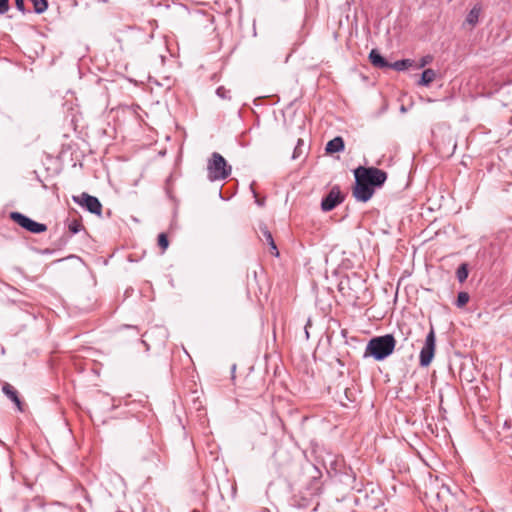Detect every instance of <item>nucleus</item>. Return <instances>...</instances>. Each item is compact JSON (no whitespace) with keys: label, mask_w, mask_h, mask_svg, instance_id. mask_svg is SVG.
Here are the masks:
<instances>
[{"label":"nucleus","mask_w":512,"mask_h":512,"mask_svg":"<svg viewBox=\"0 0 512 512\" xmlns=\"http://www.w3.org/2000/svg\"><path fill=\"white\" fill-rule=\"evenodd\" d=\"M395 346L396 340L392 334L373 337L367 343L364 358L372 357L376 361H382L393 353Z\"/></svg>","instance_id":"1"},{"label":"nucleus","mask_w":512,"mask_h":512,"mask_svg":"<svg viewBox=\"0 0 512 512\" xmlns=\"http://www.w3.org/2000/svg\"><path fill=\"white\" fill-rule=\"evenodd\" d=\"M232 168L224 157L218 152H213L207 163V177L210 181H219L228 178Z\"/></svg>","instance_id":"2"},{"label":"nucleus","mask_w":512,"mask_h":512,"mask_svg":"<svg viewBox=\"0 0 512 512\" xmlns=\"http://www.w3.org/2000/svg\"><path fill=\"white\" fill-rule=\"evenodd\" d=\"M354 174H358L363 181L374 189L381 187L387 180V173L376 167L359 166L354 170Z\"/></svg>","instance_id":"3"},{"label":"nucleus","mask_w":512,"mask_h":512,"mask_svg":"<svg viewBox=\"0 0 512 512\" xmlns=\"http://www.w3.org/2000/svg\"><path fill=\"white\" fill-rule=\"evenodd\" d=\"M435 343H436V337L434 329L431 328L429 333L426 336L424 346L422 347L420 351L419 361L420 366L427 367L430 365V363L433 360L434 354H435Z\"/></svg>","instance_id":"4"},{"label":"nucleus","mask_w":512,"mask_h":512,"mask_svg":"<svg viewBox=\"0 0 512 512\" xmlns=\"http://www.w3.org/2000/svg\"><path fill=\"white\" fill-rule=\"evenodd\" d=\"M10 218L31 233L39 234L47 230L45 224L38 223L20 212H12Z\"/></svg>","instance_id":"5"},{"label":"nucleus","mask_w":512,"mask_h":512,"mask_svg":"<svg viewBox=\"0 0 512 512\" xmlns=\"http://www.w3.org/2000/svg\"><path fill=\"white\" fill-rule=\"evenodd\" d=\"M354 177L355 186L353 188V196L358 201L367 202L372 198L375 189L363 181V179L358 174H354Z\"/></svg>","instance_id":"6"},{"label":"nucleus","mask_w":512,"mask_h":512,"mask_svg":"<svg viewBox=\"0 0 512 512\" xmlns=\"http://www.w3.org/2000/svg\"><path fill=\"white\" fill-rule=\"evenodd\" d=\"M73 200L79 205L84 206L90 213L101 214L102 204L98 198L83 192L80 196H74Z\"/></svg>","instance_id":"7"},{"label":"nucleus","mask_w":512,"mask_h":512,"mask_svg":"<svg viewBox=\"0 0 512 512\" xmlns=\"http://www.w3.org/2000/svg\"><path fill=\"white\" fill-rule=\"evenodd\" d=\"M343 196L338 188H332L330 192L322 199L321 208L323 211L328 212L333 210L338 204L343 201Z\"/></svg>","instance_id":"8"},{"label":"nucleus","mask_w":512,"mask_h":512,"mask_svg":"<svg viewBox=\"0 0 512 512\" xmlns=\"http://www.w3.org/2000/svg\"><path fill=\"white\" fill-rule=\"evenodd\" d=\"M369 60L376 68L385 69L390 67V63L379 53L377 49H372L370 51Z\"/></svg>","instance_id":"9"},{"label":"nucleus","mask_w":512,"mask_h":512,"mask_svg":"<svg viewBox=\"0 0 512 512\" xmlns=\"http://www.w3.org/2000/svg\"><path fill=\"white\" fill-rule=\"evenodd\" d=\"M260 232H261L262 237H263L261 239L263 241H266V243L270 246L271 254H273L276 257L279 256V251L277 249V246L275 244L273 236H272L271 232L269 231V229L267 228V226L266 225H261L260 226Z\"/></svg>","instance_id":"10"},{"label":"nucleus","mask_w":512,"mask_h":512,"mask_svg":"<svg viewBox=\"0 0 512 512\" xmlns=\"http://www.w3.org/2000/svg\"><path fill=\"white\" fill-rule=\"evenodd\" d=\"M344 147L345 146L342 137L337 136L326 144L325 149L327 153H337L343 151Z\"/></svg>","instance_id":"11"},{"label":"nucleus","mask_w":512,"mask_h":512,"mask_svg":"<svg viewBox=\"0 0 512 512\" xmlns=\"http://www.w3.org/2000/svg\"><path fill=\"white\" fill-rule=\"evenodd\" d=\"M2 390L5 395L17 405L18 409L22 411L21 401L18 397L17 391L10 384H5Z\"/></svg>","instance_id":"12"},{"label":"nucleus","mask_w":512,"mask_h":512,"mask_svg":"<svg viewBox=\"0 0 512 512\" xmlns=\"http://www.w3.org/2000/svg\"><path fill=\"white\" fill-rule=\"evenodd\" d=\"M481 13V6L475 5L466 16V23L471 25L472 27L478 23L479 16Z\"/></svg>","instance_id":"13"},{"label":"nucleus","mask_w":512,"mask_h":512,"mask_svg":"<svg viewBox=\"0 0 512 512\" xmlns=\"http://www.w3.org/2000/svg\"><path fill=\"white\" fill-rule=\"evenodd\" d=\"M436 77V73L433 69H426L422 72L421 78L418 81V85L428 86L430 85Z\"/></svg>","instance_id":"14"},{"label":"nucleus","mask_w":512,"mask_h":512,"mask_svg":"<svg viewBox=\"0 0 512 512\" xmlns=\"http://www.w3.org/2000/svg\"><path fill=\"white\" fill-rule=\"evenodd\" d=\"M413 65V60L411 59H402L395 61L394 63H390V67L396 71H403L407 69L408 67H411Z\"/></svg>","instance_id":"15"},{"label":"nucleus","mask_w":512,"mask_h":512,"mask_svg":"<svg viewBox=\"0 0 512 512\" xmlns=\"http://www.w3.org/2000/svg\"><path fill=\"white\" fill-rule=\"evenodd\" d=\"M468 273V265L466 263H462L456 271L458 281L463 283L467 279Z\"/></svg>","instance_id":"16"},{"label":"nucleus","mask_w":512,"mask_h":512,"mask_svg":"<svg viewBox=\"0 0 512 512\" xmlns=\"http://www.w3.org/2000/svg\"><path fill=\"white\" fill-rule=\"evenodd\" d=\"M33 3L35 13L41 14L46 11L48 7L47 0H30Z\"/></svg>","instance_id":"17"},{"label":"nucleus","mask_w":512,"mask_h":512,"mask_svg":"<svg viewBox=\"0 0 512 512\" xmlns=\"http://www.w3.org/2000/svg\"><path fill=\"white\" fill-rule=\"evenodd\" d=\"M469 299L470 297L467 292H459L455 304L457 307L462 308L468 303Z\"/></svg>","instance_id":"18"},{"label":"nucleus","mask_w":512,"mask_h":512,"mask_svg":"<svg viewBox=\"0 0 512 512\" xmlns=\"http://www.w3.org/2000/svg\"><path fill=\"white\" fill-rule=\"evenodd\" d=\"M303 146H304V141L302 139H298L297 145L293 151L292 159L295 160V159H298L299 157H301V155L304 153Z\"/></svg>","instance_id":"19"},{"label":"nucleus","mask_w":512,"mask_h":512,"mask_svg":"<svg viewBox=\"0 0 512 512\" xmlns=\"http://www.w3.org/2000/svg\"><path fill=\"white\" fill-rule=\"evenodd\" d=\"M310 501H311V499H308L305 497H303L302 500L300 501V500H298L297 496H294L293 505L297 506L299 508H306L310 505Z\"/></svg>","instance_id":"20"},{"label":"nucleus","mask_w":512,"mask_h":512,"mask_svg":"<svg viewBox=\"0 0 512 512\" xmlns=\"http://www.w3.org/2000/svg\"><path fill=\"white\" fill-rule=\"evenodd\" d=\"M68 228L72 234H77L82 229V224L78 220H73L69 223Z\"/></svg>","instance_id":"21"},{"label":"nucleus","mask_w":512,"mask_h":512,"mask_svg":"<svg viewBox=\"0 0 512 512\" xmlns=\"http://www.w3.org/2000/svg\"><path fill=\"white\" fill-rule=\"evenodd\" d=\"M230 91L227 90L224 86H219L217 89H216V94L218 97H220L221 99H230V95H229Z\"/></svg>","instance_id":"22"},{"label":"nucleus","mask_w":512,"mask_h":512,"mask_svg":"<svg viewBox=\"0 0 512 512\" xmlns=\"http://www.w3.org/2000/svg\"><path fill=\"white\" fill-rule=\"evenodd\" d=\"M158 245L163 250L167 249V247L169 245V241H168V238H167L166 234H164V233L159 234V236H158Z\"/></svg>","instance_id":"23"},{"label":"nucleus","mask_w":512,"mask_h":512,"mask_svg":"<svg viewBox=\"0 0 512 512\" xmlns=\"http://www.w3.org/2000/svg\"><path fill=\"white\" fill-rule=\"evenodd\" d=\"M401 334L403 335V341L407 342L409 340L411 329L407 325H402L399 327Z\"/></svg>","instance_id":"24"},{"label":"nucleus","mask_w":512,"mask_h":512,"mask_svg":"<svg viewBox=\"0 0 512 512\" xmlns=\"http://www.w3.org/2000/svg\"><path fill=\"white\" fill-rule=\"evenodd\" d=\"M433 60V57L431 55H425L423 56L420 61H419V64H418V68H423L425 67L426 65L430 64Z\"/></svg>","instance_id":"25"},{"label":"nucleus","mask_w":512,"mask_h":512,"mask_svg":"<svg viewBox=\"0 0 512 512\" xmlns=\"http://www.w3.org/2000/svg\"><path fill=\"white\" fill-rule=\"evenodd\" d=\"M9 10V0H0V14H5Z\"/></svg>","instance_id":"26"},{"label":"nucleus","mask_w":512,"mask_h":512,"mask_svg":"<svg viewBox=\"0 0 512 512\" xmlns=\"http://www.w3.org/2000/svg\"><path fill=\"white\" fill-rule=\"evenodd\" d=\"M15 6L20 12L25 13L24 0H15Z\"/></svg>","instance_id":"27"},{"label":"nucleus","mask_w":512,"mask_h":512,"mask_svg":"<svg viewBox=\"0 0 512 512\" xmlns=\"http://www.w3.org/2000/svg\"><path fill=\"white\" fill-rule=\"evenodd\" d=\"M503 429L504 430H510L512 429V420L511 419H506L503 423Z\"/></svg>","instance_id":"28"},{"label":"nucleus","mask_w":512,"mask_h":512,"mask_svg":"<svg viewBox=\"0 0 512 512\" xmlns=\"http://www.w3.org/2000/svg\"><path fill=\"white\" fill-rule=\"evenodd\" d=\"M253 193H254V196H255V198H256V203H257L259 206H263V205H264V200H263V199H258L255 191H253Z\"/></svg>","instance_id":"29"}]
</instances>
